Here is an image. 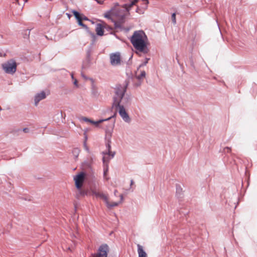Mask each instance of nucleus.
<instances>
[{"mask_svg": "<svg viewBox=\"0 0 257 257\" xmlns=\"http://www.w3.org/2000/svg\"><path fill=\"white\" fill-rule=\"evenodd\" d=\"M132 57H133V55H132V56L130 57V59H131Z\"/></svg>", "mask_w": 257, "mask_h": 257, "instance_id": "obj_49", "label": "nucleus"}, {"mask_svg": "<svg viewBox=\"0 0 257 257\" xmlns=\"http://www.w3.org/2000/svg\"><path fill=\"white\" fill-rule=\"evenodd\" d=\"M14 2L17 3L18 5H20V4L19 3V0H15Z\"/></svg>", "mask_w": 257, "mask_h": 257, "instance_id": "obj_40", "label": "nucleus"}, {"mask_svg": "<svg viewBox=\"0 0 257 257\" xmlns=\"http://www.w3.org/2000/svg\"><path fill=\"white\" fill-rule=\"evenodd\" d=\"M110 62L112 65H118L120 64V56L119 52L111 53L110 54Z\"/></svg>", "mask_w": 257, "mask_h": 257, "instance_id": "obj_9", "label": "nucleus"}, {"mask_svg": "<svg viewBox=\"0 0 257 257\" xmlns=\"http://www.w3.org/2000/svg\"><path fill=\"white\" fill-rule=\"evenodd\" d=\"M72 13L74 16H75V18L77 21L81 19V15L78 12L74 10L73 11Z\"/></svg>", "mask_w": 257, "mask_h": 257, "instance_id": "obj_23", "label": "nucleus"}, {"mask_svg": "<svg viewBox=\"0 0 257 257\" xmlns=\"http://www.w3.org/2000/svg\"><path fill=\"white\" fill-rule=\"evenodd\" d=\"M91 193L93 195H94L97 198H100L103 199L105 203H107V197L103 193L97 192L96 190H92Z\"/></svg>", "mask_w": 257, "mask_h": 257, "instance_id": "obj_12", "label": "nucleus"}, {"mask_svg": "<svg viewBox=\"0 0 257 257\" xmlns=\"http://www.w3.org/2000/svg\"><path fill=\"white\" fill-rule=\"evenodd\" d=\"M139 9H139V7H138V8H137V10H136V12H137V13H138V11L139 10Z\"/></svg>", "mask_w": 257, "mask_h": 257, "instance_id": "obj_44", "label": "nucleus"}, {"mask_svg": "<svg viewBox=\"0 0 257 257\" xmlns=\"http://www.w3.org/2000/svg\"><path fill=\"white\" fill-rule=\"evenodd\" d=\"M86 58H91V50H89L87 51V53H86Z\"/></svg>", "mask_w": 257, "mask_h": 257, "instance_id": "obj_31", "label": "nucleus"}, {"mask_svg": "<svg viewBox=\"0 0 257 257\" xmlns=\"http://www.w3.org/2000/svg\"><path fill=\"white\" fill-rule=\"evenodd\" d=\"M81 194L84 195L85 194H86V193L84 192V191H83L82 192H81Z\"/></svg>", "mask_w": 257, "mask_h": 257, "instance_id": "obj_43", "label": "nucleus"}, {"mask_svg": "<svg viewBox=\"0 0 257 257\" xmlns=\"http://www.w3.org/2000/svg\"><path fill=\"white\" fill-rule=\"evenodd\" d=\"M115 6H118V3H116Z\"/></svg>", "mask_w": 257, "mask_h": 257, "instance_id": "obj_48", "label": "nucleus"}, {"mask_svg": "<svg viewBox=\"0 0 257 257\" xmlns=\"http://www.w3.org/2000/svg\"><path fill=\"white\" fill-rule=\"evenodd\" d=\"M139 257H148L146 252L144 250L143 246L138 244L137 245Z\"/></svg>", "mask_w": 257, "mask_h": 257, "instance_id": "obj_13", "label": "nucleus"}, {"mask_svg": "<svg viewBox=\"0 0 257 257\" xmlns=\"http://www.w3.org/2000/svg\"><path fill=\"white\" fill-rule=\"evenodd\" d=\"M17 64L14 59H10L2 64V67L5 73L14 74L17 70Z\"/></svg>", "mask_w": 257, "mask_h": 257, "instance_id": "obj_3", "label": "nucleus"}, {"mask_svg": "<svg viewBox=\"0 0 257 257\" xmlns=\"http://www.w3.org/2000/svg\"><path fill=\"white\" fill-rule=\"evenodd\" d=\"M80 153V150L78 148H74L72 151V154L75 157V159H76Z\"/></svg>", "mask_w": 257, "mask_h": 257, "instance_id": "obj_24", "label": "nucleus"}, {"mask_svg": "<svg viewBox=\"0 0 257 257\" xmlns=\"http://www.w3.org/2000/svg\"><path fill=\"white\" fill-rule=\"evenodd\" d=\"M134 183V182L132 180L131 181V185H132Z\"/></svg>", "mask_w": 257, "mask_h": 257, "instance_id": "obj_42", "label": "nucleus"}, {"mask_svg": "<svg viewBox=\"0 0 257 257\" xmlns=\"http://www.w3.org/2000/svg\"><path fill=\"white\" fill-rule=\"evenodd\" d=\"M139 1V0H133L131 2L130 4H125L123 5L121 8L122 9V11H124V12H125V13L129 14V11L131 8L133 6L136 5Z\"/></svg>", "mask_w": 257, "mask_h": 257, "instance_id": "obj_10", "label": "nucleus"}, {"mask_svg": "<svg viewBox=\"0 0 257 257\" xmlns=\"http://www.w3.org/2000/svg\"><path fill=\"white\" fill-rule=\"evenodd\" d=\"M46 97V95L45 92L44 91H41L40 93H38L36 94L35 96V104L36 105H37L39 101H40L41 100L45 98Z\"/></svg>", "mask_w": 257, "mask_h": 257, "instance_id": "obj_11", "label": "nucleus"}, {"mask_svg": "<svg viewBox=\"0 0 257 257\" xmlns=\"http://www.w3.org/2000/svg\"><path fill=\"white\" fill-rule=\"evenodd\" d=\"M111 141H105V147L106 151L103 152L102 154L105 156L107 159L110 160L113 158L115 154V152L111 151Z\"/></svg>", "mask_w": 257, "mask_h": 257, "instance_id": "obj_7", "label": "nucleus"}, {"mask_svg": "<svg viewBox=\"0 0 257 257\" xmlns=\"http://www.w3.org/2000/svg\"><path fill=\"white\" fill-rule=\"evenodd\" d=\"M74 84L76 86H78V84H77V81L76 79H75L74 81Z\"/></svg>", "mask_w": 257, "mask_h": 257, "instance_id": "obj_38", "label": "nucleus"}, {"mask_svg": "<svg viewBox=\"0 0 257 257\" xmlns=\"http://www.w3.org/2000/svg\"><path fill=\"white\" fill-rule=\"evenodd\" d=\"M117 191L116 190H115L114 191V194L115 196L117 195Z\"/></svg>", "mask_w": 257, "mask_h": 257, "instance_id": "obj_39", "label": "nucleus"}, {"mask_svg": "<svg viewBox=\"0 0 257 257\" xmlns=\"http://www.w3.org/2000/svg\"><path fill=\"white\" fill-rule=\"evenodd\" d=\"M104 0H97L96 2L99 4H103Z\"/></svg>", "mask_w": 257, "mask_h": 257, "instance_id": "obj_37", "label": "nucleus"}, {"mask_svg": "<svg viewBox=\"0 0 257 257\" xmlns=\"http://www.w3.org/2000/svg\"><path fill=\"white\" fill-rule=\"evenodd\" d=\"M172 22L173 23V24H175L176 23V14L175 13L172 14Z\"/></svg>", "mask_w": 257, "mask_h": 257, "instance_id": "obj_28", "label": "nucleus"}, {"mask_svg": "<svg viewBox=\"0 0 257 257\" xmlns=\"http://www.w3.org/2000/svg\"><path fill=\"white\" fill-rule=\"evenodd\" d=\"M143 1L146 2V4L148 5L149 4L148 0H142Z\"/></svg>", "mask_w": 257, "mask_h": 257, "instance_id": "obj_41", "label": "nucleus"}, {"mask_svg": "<svg viewBox=\"0 0 257 257\" xmlns=\"http://www.w3.org/2000/svg\"><path fill=\"white\" fill-rule=\"evenodd\" d=\"M114 115H112L111 116H110L109 117L107 118H106V119H99L97 121H94V120H92V122H91L92 124H95L96 125H98L99 123L104 121H107V120H109L110 119H111V118L113 117Z\"/></svg>", "mask_w": 257, "mask_h": 257, "instance_id": "obj_22", "label": "nucleus"}, {"mask_svg": "<svg viewBox=\"0 0 257 257\" xmlns=\"http://www.w3.org/2000/svg\"><path fill=\"white\" fill-rule=\"evenodd\" d=\"M127 15H128V14L124 12V11H122L121 8H120V10L116 11L115 12V15L118 18V21H112L114 23L115 28H121V25L124 23L125 17Z\"/></svg>", "mask_w": 257, "mask_h": 257, "instance_id": "obj_4", "label": "nucleus"}, {"mask_svg": "<svg viewBox=\"0 0 257 257\" xmlns=\"http://www.w3.org/2000/svg\"><path fill=\"white\" fill-rule=\"evenodd\" d=\"M129 82L125 80L122 84H117L114 88L112 107H128L131 103V97L125 94Z\"/></svg>", "mask_w": 257, "mask_h": 257, "instance_id": "obj_1", "label": "nucleus"}, {"mask_svg": "<svg viewBox=\"0 0 257 257\" xmlns=\"http://www.w3.org/2000/svg\"><path fill=\"white\" fill-rule=\"evenodd\" d=\"M81 76L84 78L85 79L87 80V79H89L90 80V78H88L87 77V76H86L83 73H81Z\"/></svg>", "mask_w": 257, "mask_h": 257, "instance_id": "obj_34", "label": "nucleus"}, {"mask_svg": "<svg viewBox=\"0 0 257 257\" xmlns=\"http://www.w3.org/2000/svg\"><path fill=\"white\" fill-rule=\"evenodd\" d=\"M78 22V24L79 26H82V27H83L84 29H86V30L87 31V32L93 37V38H95V36L94 35V34L93 33H91L89 31V28L86 25H85L84 24H83L82 22V21H81V19L77 21Z\"/></svg>", "mask_w": 257, "mask_h": 257, "instance_id": "obj_18", "label": "nucleus"}, {"mask_svg": "<svg viewBox=\"0 0 257 257\" xmlns=\"http://www.w3.org/2000/svg\"><path fill=\"white\" fill-rule=\"evenodd\" d=\"M130 41L137 51V53L141 52L145 54L149 52L147 46L148 38L143 31H135L130 38Z\"/></svg>", "mask_w": 257, "mask_h": 257, "instance_id": "obj_2", "label": "nucleus"}, {"mask_svg": "<svg viewBox=\"0 0 257 257\" xmlns=\"http://www.w3.org/2000/svg\"><path fill=\"white\" fill-rule=\"evenodd\" d=\"M85 141H86V140H87V137L86 135H85Z\"/></svg>", "mask_w": 257, "mask_h": 257, "instance_id": "obj_45", "label": "nucleus"}, {"mask_svg": "<svg viewBox=\"0 0 257 257\" xmlns=\"http://www.w3.org/2000/svg\"><path fill=\"white\" fill-rule=\"evenodd\" d=\"M119 196L120 198V200L118 202H113L110 204L109 203L108 201L107 200V203H105L107 207L108 208H111V207H115V206H117V205H118V204L120 203H121L122 202V201L123 200V195L122 194H121V195H120Z\"/></svg>", "mask_w": 257, "mask_h": 257, "instance_id": "obj_19", "label": "nucleus"}, {"mask_svg": "<svg viewBox=\"0 0 257 257\" xmlns=\"http://www.w3.org/2000/svg\"><path fill=\"white\" fill-rule=\"evenodd\" d=\"M96 34L98 36H101L103 35V27L100 24H97L96 27Z\"/></svg>", "mask_w": 257, "mask_h": 257, "instance_id": "obj_16", "label": "nucleus"}, {"mask_svg": "<svg viewBox=\"0 0 257 257\" xmlns=\"http://www.w3.org/2000/svg\"><path fill=\"white\" fill-rule=\"evenodd\" d=\"M23 1L24 2V3L27 2V0H23Z\"/></svg>", "mask_w": 257, "mask_h": 257, "instance_id": "obj_47", "label": "nucleus"}, {"mask_svg": "<svg viewBox=\"0 0 257 257\" xmlns=\"http://www.w3.org/2000/svg\"><path fill=\"white\" fill-rule=\"evenodd\" d=\"M109 248L107 244H102L98 247L97 252L91 254V257H107Z\"/></svg>", "mask_w": 257, "mask_h": 257, "instance_id": "obj_5", "label": "nucleus"}, {"mask_svg": "<svg viewBox=\"0 0 257 257\" xmlns=\"http://www.w3.org/2000/svg\"><path fill=\"white\" fill-rule=\"evenodd\" d=\"M115 108H118V113L123 120L127 123H130L131 121V118L129 116L128 114L125 110L124 107H123L122 106L120 107H114Z\"/></svg>", "mask_w": 257, "mask_h": 257, "instance_id": "obj_8", "label": "nucleus"}, {"mask_svg": "<svg viewBox=\"0 0 257 257\" xmlns=\"http://www.w3.org/2000/svg\"><path fill=\"white\" fill-rule=\"evenodd\" d=\"M146 76V72L144 70L141 71V74L137 76L138 80H140Z\"/></svg>", "mask_w": 257, "mask_h": 257, "instance_id": "obj_25", "label": "nucleus"}, {"mask_svg": "<svg viewBox=\"0 0 257 257\" xmlns=\"http://www.w3.org/2000/svg\"><path fill=\"white\" fill-rule=\"evenodd\" d=\"M89 79L91 82V86L92 93L94 96H96L98 95V91H97V86H96V85L94 83V80L92 78H89Z\"/></svg>", "mask_w": 257, "mask_h": 257, "instance_id": "obj_15", "label": "nucleus"}, {"mask_svg": "<svg viewBox=\"0 0 257 257\" xmlns=\"http://www.w3.org/2000/svg\"><path fill=\"white\" fill-rule=\"evenodd\" d=\"M109 161V159H107L105 156H103V157L102 158V161H103V163L104 165L106 167V168H104V171H103L104 177L106 176V175L107 173V172H108V163Z\"/></svg>", "mask_w": 257, "mask_h": 257, "instance_id": "obj_17", "label": "nucleus"}, {"mask_svg": "<svg viewBox=\"0 0 257 257\" xmlns=\"http://www.w3.org/2000/svg\"><path fill=\"white\" fill-rule=\"evenodd\" d=\"M149 60H150V58H146L145 59V61L139 65V68H141L142 67H143V66L146 65L148 63V61Z\"/></svg>", "mask_w": 257, "mask_h": 257, "instance_id": "obj_27", "label": "nucleus"}, {"mask_svg": "<svg viewBox=\"0 0 257 257\" xmlns=\"http://www.w3.org/2000/svg\"><path fill=\"white\" fill-rule=\"evenodd\" d=\"M71 77H72V79H74V76H73V75L72 74H71Z\"/></svg>", "mask_w": 257, "mask_h": 257, "instance_id": "obj_46", "label": "nucleus"}, {"mask_svg": "<svg viewBox=\"0 0 257 257\" xmlns=\"http://www.w3.org/2000/svg\"><path fill=\"white\" fill-rule=\"evenodd\" d=\"M113 125L105 131V141H111V136L113 133Z\"/></svg>", "mask_w": 257, "mask_h": 257, "instance_id": "obj_14", "label": "nucleus"}, {"mask_svg": "<svg viewBox=\"0 0 257 257\" xmlns=\"http://www.w3.org/2000/svg\"><path fill=\"white\" fill-rule=\"evenodd\" d=\"M226 150L227 152H230L231 151V148L229 147H226L224 148V151H226Z\"/></svg>", "mask_w": 257, "mask_h": 257, "instance_id": "obj_35", "label": "nucleus"}, {"mask_svg": "<svg viewBox=\"0 0 257 257\" xmlns=\"http://www.w3.org/2000/svg\"><path fill=\"white\" fill-rule=\"evenodd\" d=\"M83 146H84V149L87 152H89V148L88 147H87V144H86V141H84V143H83Z\"/></svg>", "mask_w": 257, "mask_h": 257, "instance_id": "obj_30", "label": "nucleus"}, {"mask_svg": "<svg viewBox=\"0 0 257 257\" xmlns=\"http://www.w3.org/2000/svg\"><path fill=\"white\" fill-rule=\"evenodd\" d=\"M91 60V59L90 58H85V59L83 61V63L82 65V69H85L89 67V66L90 65Z\"/></svg>", "mask_w": 257, "mask_h": 257, "instance_id": "obj_20", "label": "nucleus"}, {"mask_svg": "<svg viewBox=\"0 0 257 257\" xmlns=\"http://www.w3.org/2000/svg\"><path fill=\"white\" fill-rule=\"evenodd\" d=\"M176 195L177 197L181 198L182 194V188L180 184H177L176 186Z\"/></svg>", "mask_w": 257, "mask_h": 257, "instance_id": "obj_21", "label": "nucleus"}, {"mask_svg": "<svg viewBox=\"0 0 257 257\" xmlns=\"http://www.w3.org/2000/svg\"><path fill=\"white\" fill-rule=\"evenodd\" d=\"M87 178V175L84 172H81L74 177L76 187L80 189L82 186L84 181Z\"/></svg>", "mask_w": 257, "mask_h": 257, "instance_id": "obj_6", "label": "nucleus"}, {"mask_svg": "<svg viewBox=\"0 0 257 257\" xmlns=\"http://www.w3.org/2000/svg\"><path fill=\"white\" fill-rule=\"evenodd\" d=\"M104 17L108 19H111V21H113V20L111 18L110 15L109 13L105 14L104 15Z\"/></svg>", "mask_w": 257, "mask_h": 257, "instance_id": "obj_32", "label": "nucleus"}, {"mask_svg": "<svg viewBox=\"0 0 257 257\" xmlns=\"http://www.w3.org/2000/svg\"><path fill=\"white\" fill-rule=\"evenodd\" d=\"M179 212L180 214L182 215L185 216L186 214H187L189 212V211L187 210H184L183 209H181L180 210H179Z\"/></svg>", "mask_w": 257, "mask_h": 257, "instance_id": "obj_26", "label": "nucleus"}, {"mask_svg": "<svg viewBox=\"0 0 257 257\" xmlns=\"http://www.w3.org/2000/svg\"><path fill=\"white\" fill-rule=\"evenodd\" d=\"M81 21H82V20H88V19L87 18V17H86V16H85L84 15H81Z\"/></svg>", "mask_w": 257, "mask_h": 257, "instance_id": "obj_33", "label": "nucleus"}, {"mask_svg": "<svg viewBox=\"0 0 257 257\" xmlns=\"http://www.w3.org/2000/svg\"><path fill=\"white\" fill-rule=\"evenodd\" d=\"M23 131L25 133H27L29 132V130L28 128H24L23 129Z\"/></svg>", "mask_w": 257, "mask_h": 257, "instance_id": "obj_36", "label": "nucleus"}, {"mask_svg": "<svg viewBox=\"0 0 257 257\" xmlns=\"http://www.w3.org/2000/svg\"><path fill=\"white\" fill-rule=\"evenodd\" d=\"M82 120H83L84 121H86V122H90L91 123V122H92V120L88 118H87L86 117H82Z\"/></svg>", "mask_w": 257, "mask_h": 257, "instance_id": "obj_29", "label": "nucleus"}]
</instances>
